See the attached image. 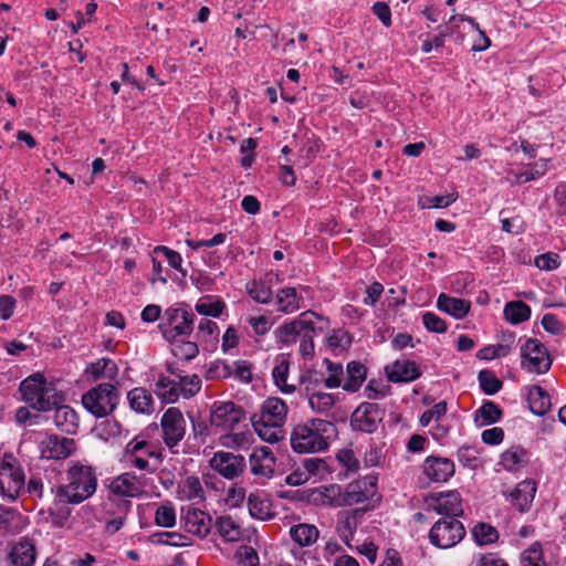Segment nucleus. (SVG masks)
Masks as SVG:
<instances>
[{
  "instance_id": "nucleus-21",
  "label": "nucleus",
  "mask_w": 566,
  "mask_h": 566,
  "mask_svg": "<svg viewBox=\"0 0 566 566\" xmlns=\"http://www.w3.org/2000/svg\"><path fill=\"white\" fill-rule=\"evenodd\" d=\"M184 528L200 538L206 537L212 527V518L206 512L188 507L182 516Z\"/></svg>"
},
{
  "instance_id": "nucleus-1",
  "label": "nucleus",
  "mask_w": 566,
  "mask_h": 566,
  "mask_svg": "<svg viewBox=\"0 0 566 566\" xmlns=\"http://www.w3.org/2000/svg\"><path fill=\"white\" fill-rule=\"evenodd\" d=\"M328 327V321L312 311H305L298 315L297 318L284 323L276 329V337L282 343H292L297 335L302 336L300 343V354L305 359L314 356V342L313 336L317 332H323Z\"/></svg>"
},
{
  "instance_id": "nucleus-36",
  "label": "nucleus",
  "mask_w": 566,
  "mask_h": 566,
  "mask_svg": "<svg viewBox=\"0 0 566 566\" xmlns=\"http://www.w3.org/2000/svg\"><path fill=\"white\" fill-rule=\"evenodd\" d=\"M53 421L61 431L66 433H74L78 427L76 412L65 405L55 407Z\"/></svg>"
},
{
  "instance_id": "nucleus-51",
  "label": "nucleus",
  "mask_w": 566,
  "mask_h": 566,
  "mask_svg": "<svg viewBox=\"0 0 566 566\" xmlns=\"http://www.w3.org/2000/svg\"><path fill=\"white\" fill-rule=\"evenodd\" d=\"M352 343V337L348 332L344 329H334L332 335L326 338L327 347L335 354L346 350Z\"/></svg>"
},
{
  "instance_id": "nucleus-45",
  "label": "nucleus",
  "mask_w": 566,
  "mask_h": 566,
  "mask_svg": "<svg viewBox=\"0 0 566 566\" xmlns=\"http://www.w3.org/2000/svg\"><path fill=\"white\" fill-rule=\"evenodd\" d=\"M504 317L511 324H520L531 316V307L522 301H512L504 306Z\"/></svg>"
},
{
  "instance_id": "nucleus-47",
  "label": "nucleus",
  "mask_w": 566,
  "mask_h": 566,
  "mask_svg": "<svg viewBox=\"0 0 566 566\" xmlns=\"http://www.w3.org/2000/svg\"><path fill=\"white\" fill-rule=\"evenodd\" d=\"M179 499L180 500H202L203 489L200 480L197 476H187L179 485Z\"/></svg>"
},
{
  "instance_id": "nucleus-40",
  "label": "nucleus",
  "mask_w": 566,
  "mask_h": 566,
  "mask_svg": "<svg viewBox=\"0 0 566 566\" xmlns=\"http://www.w3.org/2000/svg\"><path fill=\"white\" fill-rule=\"evenodd\" d=\"M292 539L300 546H311L318 539L319 532L313 524L301 523L290 530Z\"/></svg>"
},
{
  "instance_id": "nucleus-12",
  "label": "nucleus",
  "mask_w": 566,
  "mask_h": 566,
  "mask_svg": "<svg viewBox=\"0 0 566 566\" xmlns=\"http://www.w3.org/2000/svg\"><path fill=\"white\" fill-rule=\"evenodd\" d=\"M384 418V410L374 402H363L353 412L350 426L354 430L371 433Z\"/></svg>"
},
{
  "instance_id": "nucleus-23",
  "label": "nucleus",
  "mask_w": 566,
  "mask_h": 566,
  "mask_svg": "<svg viewBox=\"0 0 566 566\" xmlns=\"http://www.w3.org/2000/svg\"><path fill=\"white\" fill-rule=\"evenodd\" d=\"M387 377L392 382H409L420 377L418 366L408 359H398L385 368Z\"/></svg>"
},
{
  "instance_id": "nucleus-58",
  "label": "nucleus",
  "mask_w": 566,
  "mask_h": 566,
  "mask_svg": "<svg viewBox=\"0 0 566 566\" xmlns=\"http://www.w3.org/2000/svg\"><path fill=\"white\" fill-rule=\"evenodd\" d=\"M478 378L483 392L486 395H495L502 388V381L490 370H481Z\"/></svg>"
},
{
  "instance_id": "nucleus-17",
  "label": "nucleus",
  "mask_w": 566,
  "mask_h": 566,
  "mask_svg": "<svg viewBox=\"0 0 566 566\" xmlns=\"http://www.w3.org/2000/svg\"><path fill=\"white\" fill-rule=\"evenodd\" d=\"M251 473L258 478L271 479L276 467V459L269 447H260L249 458Z\"/></svg>"
},
{
  "instance_id": "nucleus-42",
  "label": "nucleus",
  "mask_w": 566,
  "mask_h": 566,
  "mask_svg": "<svg viewBox=\"0 0 566 566\" xmlns=\"http://www.w3.org/2000/svg\"><path fill=\"white\" fill-rule=\"evenodd\" d=\"M315 493L318 496L316 501H319L323 505L335 507L344 506V490L338 484L319 486Z\"/></svg>"
},
{
  "instance_id": "nucleus-4",
  "label": "nucleus",
  "mask_w": 566,
  "mask_h": 566,
  "mask_svg": "<svg viewBox=\"0 0 566 566\" xmlns=\"http://www.w3.org/2000/svg\"><path fill=\"white\" fill-rule=\"evenodd\" d=\"M19 389L23 400L36 411L50 410L57 405L60 399L54 384L48 381L40 373L22 380Z\"/></svg>"
},
{
  "instance_id": "nucleus-59",
  "label": "nucleus",
  "mask_w": 566,
  "mask_h": 566,
  "mask_svg": "<svg viewBox=\"0 0 566 566\" xmlns=\"http://www.w3.org/2000/svg\"><path fill=\"white\" fill-rule=\"evenodd\" d=\"M472 533L480 545L491 544L497 539V531L489 524L475 525Z\"/></svg>"
},
{
  "instance_id": "nucleus-33",
  "label": "nucleus",
  "mask_w": 566,
  "mask_h": 566,
  "mask_svg": "<svg viewBox=\"0 0 566 566\" xmlns=\"http://www.w3.org/2000/svg\"><path fill=\"white\" fill-rule=\"evenodd\" d=\"M248 509L252 517L269 520L273 516L271 501L263 491H255L248 496Z\"/></svg>"
},
{
  "instance_id": "nucleus-24",
  "label": "nucleus",
  "mask_w": 566,
  "mask_h": 566,
  "mask_svg": "<svg viewBox=\"0 0 566 566\" xmlns=\"http://www.w3.org/2000/svg\"><path fill=\"white\" fill-rule=\"evenodd\" d=\"M287 416V406L283 399L279 397H270L261 406L260 412L254 413L253 417L266 421H273L279 424L285 423Z\"/></svg>"
},
{
  "instance_id": "nucleus-39",
  "label": "nucleus",
  "mask_w": 566,
  "mask_h": 566,
  "mask_svg": "<svg viewBox=\"0 0 566 566\" xmlns=\"http://www.w3.org/2000/svg\"><path fill=\"white\" fill-rule=\"evenodd\" d=\"M216 528L226 542H239L243 537L241 525L228 515L217 518Z\"/></svg>"
},
{
  "instance_id": "nucleus-50",
  "label": "nucleus",
  "mask_w": 566,
  "mask_h": 566,
  "mask_svg": "<svg viewBox=\"0 0 566 566\" xmlns=\"http://www.w3.org/2000/svg\"><path fill=\"white\" fill-rule=\"evenodd\" d=\"M247 291L258 303L268 304L272 300L270 281H252L247 284Z\"/></svg>"
},
{
  "instance_id": "nucleus-31",
  "label": "nucleus",
  "mask_w": 566,
  "mask_h": 566,
  "mask_svg": "<svg viewBox=\"0 0 566 566\" xmlns=\"http://www.w3.org/2000/svg\"><path fill=\"white\" fill-rule=\"evenodd\" d=\"M437 307L452 317L461 319L469 313L471 303L470 301L442 293L438 296Z\"/></svg>"
},
{
  "instance_id": "nucleus-13",
  "label": "nucleus",
  "mask_w": 566,
  "mask_h": 566,
  "mask_svg": "<svg viewBox=\"0 0 566 566\" xmlns=\"http://www.w3.org/2000/svg\"><path fill=\"white\" fill-rule=\"evenodd\" d=\"M36 542L29 536H22L8 545L6 562L8 566H33L36 560Z\"/></svg>"
},
{
  "instance_id": "nucleus-25",
  "label": "nucleus",
  "mask_w": 566,
  "mask_h": 566,
  "mask_svg": "<svg viewBox=\"0 0 566 566\" xmlns=\"http://www.w3.org/2000/svg\"><path fill=\"white\" fill-rule=\"evenodd\" d=\"M127 400L130 409L137 413L151 415L155 410V400L149 390L136 387L128 391Z\"/></svg>"
},
{
  "instance_id": "nucleus-44",
  "label": "nucleus",
  "mask_w": 566,
  "mask_h": 566,
  "mask_svg": "<svg viewBox=\"0 0 566 566\" xmlns=\"http://www.w3.org/2000/svg\"><path fill=\"white\" fill-rule=\"evenodd\" d=\"M478 426H489L497 422L502 417L501 408L493 401H485L474 413Z\"/></svg>"
},
{
  "instance_id": "nucleus-30",
  "label": "nucleus",
  "mask_w": 566,
  "mask_h": 566,
  "mask_svg": "<svg viewBox=\"0 0 566 566\" xmlns=\"http://www.w3.org/2000/svg\"><path fill=\"white\" fill-rule=\"evenodd\" d=\"M302 295L296 287H283L275 294L276 311L283 314H293L301 308Z\"/></svg>"
},
{
  "instance_id": "nucleus-2",
  "label": "nucleus",
  "mask_w": 566,
  "mask_h": 566,
  "mask_svg": "<svg viewBox=\"0 0 566 566\" xmlns=\"http://www.w3.org/2000/svg\"><path fill=\"white\" fill-rule=\"evenodd\" d=\"M97 489V475L91 465L71 462L66 470L65 483L55 491L62 503L80 504L91 497Z\"/></svg>"
},
{
  "instance_id": "nucleus-32",
  "label": "nucleus",
  "mask_w": 566,
  "mask_h": 566,
  "mask_svg": "<svg viewBox=\"0 0 566 566\" xmlns=\"http://www.w3.org/2000/svg\"><path fill=\"white\" fill-rule=\"evenodd\" d=\"M536 493V484L531 480L520 482L511 492V502L521 512L530 509Z\"/></svg>"
},
{
  "instance_id": "nucleus-14",
  "label": "nucleus",
  "mask_w": 566,
  "mask_h": 566,
  "mask_svg": "<svg viewBox=\"0 0 566 566\" xmlns=\"http://www.w3.org/2000/svg\"><path fill=\"white\" fill-rule=\"evenodd\" d=\"M377 495V478L373 475L364 476L349 483L344 489V506L373 501Z\"/></svg>"
},
{
  "instance_id": "nucleus-16",
  "label": "nucleus",
  "mask_w": 566,
  "mask_h": 566,
  "mask_svg": "<svg viewBox=\"0 0 566 566\" xmlns=\"http://www.w3.org/2000/svg\"><path fill=\"white\" fill-rule=\"evenodd\" d=\"M209 463L214 471L228 480L240 476L245 470V459L241 454L226 451L216 452Z\"/></svg>"
},
{
  "instance_id": "nucleus-46",
  "label": "nucleus",
  "mask_w": 566,
  "mask_h": 566,
  "mask_svg": "<svg viewBox=\"0 0 566 566\" xmlns=\"http://www.w3.org/2000/svg\"><path fill=\"white\" fill-rule=\"evenodd\" d=\"M169 342L172 355L180 360H192L199 354V347L195 342L179 338L170 339Z\"/></svg>"
},
{
  "instance_id": "nucleus-48",
  "label": "nucleus",
  "mask_w": 566,
  "mask_h": 566,
  "mask_svg": "<svg viewBox=\"0 0 566 566\" xmlns=\"http://www.w3.org/2000/svg\"><path fill=\"white\" fill-rule=\"evenodd\" d=\"M458 21H467L472 25L473 29L479 31L481 42L473 44V46H472L473 51H478V52L484 51L491 45V41L486 36L485 32L480 29L479 24L475 22V20L473 18L468 17V15L453 14L452 17H450V19L447 22L448 24L452 25L450 28V32H453V29L458 28V25H457Z\"/></svg>"
},
{
  "instance_id": "nucleus-35",
  "label": "nucleus",
  "mask_w": 566,
  "mask_h": 566,
  "mask_svg": "<svg viewBox=\"0 0 566 566\" xmlns=\"http://www.w3.org/2000/svg\"><path fill=\"white\" fill-rule=\"evenodd\" d=\"M252 427L255 433L263 440L270 443H274L283 439L284 430L283 424L275 423L273 421H266L252 417Z\"/></svg>"
},
{
  "instance_id": "nucleus-19",
  "label": "nucleus",
  "mask_w": 566,
  "mask_h": 566,
  "mask_svg": "<svg viewBox=\"0 0 566 566\" xmlns=\"http://www.w3.org/2000/svg\"><path fill=\"white\" fill-rule=\"evenodd\" d=\"M143 478L126 472L116 476L109 484V492L119 497H137L144 493Z\"/></svg>"
},
{
  "instance_id": "nucleus-62",
  "label": "nucleus",
  "mask_w": 566,
  "mask_h": 566,
  "mask_svg": "<svg viewBox=\"0 0 566 566\" xmlns=\"http://www.w3.org/2000/svg\"><path fill=\"white\" fill-rule=\"evenodd\" d=\"M447 413V402L440 401L436 403L432 408L426 410L420 417V423L423 427L429 426V423L434 420L439 421Z\"/></svg>"
},
{
  "instance_id": "nucleus-29",
  "label": "nucleus",
  "mask_w": 566,
  "mask_h": 566,
  "mask_svg": "<svg viewBox=\"0 0 566 566\" xmlns=\"http://www.w3.org/2000/svg\"><path fill=\"white\" fill-rule=\"evenodd\" d=\"M291 361L289 356L279 355L275 358V365L272 369V378L275 386L285 395L295 392L296 386L287 382Z\"/></svg>"
},
{
  "instance_id": "nucleus-38",
  "label": "nucleus",
  "mask_w": 566,
  "mask_h": 566,
  "mask_svg": "<svg viewBox=\"0 0 566 566\" xmlns=\"http://www.w3.org/2000/svg\"><path fill=\"white\" fill-rule=\"evenodd\" d=\"M155 392L157 397L166 403H174L180 398L175 377L159 376L155 384Z\"/></svg>"
},
{
  "instance_id": "nucleus-26",
  "label": "nucleus",
  "mask_w": 566,
  "mask_h": 566,
  "mask_svg": "<svg viewBox=\"0 0 566 566\" xmlns=\"http://www.w3.org/2000/svg\"><path fill=\"white\" fill-rule=\"evenodd\" d=\"M530 461V452L520 446H514L501 454L500 464L506 471L516 472L525 468Z\"/></svg>"
},
{
  "instance_id": "nucleus-54",
  "label": "nucleus",
  "mask_w": 566,
  "mask_h": 566,
  "mask_svg": "<svg viewBox=\"0 0 566 566\" xmlns=\"http://www.w3.org/2000/svg\"><path fill=\"white\" fill-rule=\"evenodd\" d=\"M323 364L326 366L328 376L324 379V385L327 388L343 387L344 370L339 363H334L328 358H325Z\"/></svg>"
},
{
  "instance_id": "nucleus-7",
  "label": "nucleus",
  "mask_w": 566,
  "mask_h": 566,
  "mask_svg": "<svg viewBox=\"0 0 566 566\" xmlns=\"http://www.w3.org/2000/svg\"><path fill=\"white\" fill-rule=\"evenodd\" d=\"M465 535L463 524L453 517L438 520L429 532L430 543L439 548H451L460 543Z\"/></svg>"
},
{
  "instance_id": "nucleus-11",
  "label": "nucleus",
  "mask_w": 566,
  "mask_h": 566,
  "mask_svg": "<svg viewBox=\"0 0 566 566\" xmlns=\"http://www.w3.org/2000/svg\"><path fill=\"white\" fill-rule=\"evenodd\" d=\"M159 457L151 443L135 437L125 447L122 454V463L127 468H136L142 471L149 470V458Z\"/></svg>"
},
{
  "instance_id": "nucleus-55",
  "label": "nucleus",
  "mask_w": 566,
  "mask_h": 566,
  "mask_svg": "<svg viewBox=\"0 0 566 566\" xmlns=\"http://www.w3.org/2000/svg\"><path fill=\"white\" fill-rule=\"evenodd\" d=\"M176 511L170 502L160 504L155 512V523L160 527H174L176 525Z\"/></svg>"
},
{
  "instance_id": "nucleus-22",
  "label": "nucleus",
  "mask_w": 566,
  "mask_h": 566,
  "mask_svg": "<svg viewBox=\"0 0 566 566\" xmlns=\"http://www.w3.org/2000/svg\"><path fill=\"white\" fill-rule=\"evenodd\" d=\"M423 471L432 482H447L454 474L455 465L450 459L429 457Z\"/></svg>"
},
{
  "instance_id": "nucleus-53",
  "label": "nucleus",
  "mask_w": 566,
  "mask_h": 566,
  "mask_svg": "<svg viewBox=\"0 0 566 566\" xmlns=\"http://www.w3.org/2000/svg\"><path fill=\"white\" fill-rule=\"evenodd\" d=\"M311 409L318 413H326L335 405V396L328 392H314L308 397Z\"/></svg>"
},
{
  "instance_id": "nucleus-34",
  "label": "nucleus",
  "mask_w": 566,
  "mask_h": 566,
  "mask_svg": "<svg viewBox=\"0 0 566 566\" xmlns=\"http://www.w3.org/2000/svg\"><path fill=\"white\" fill-rule=\"evenodd\" d=\"M218 442L227 449H244L253 442V436L249 429L240 430L238 428L222 432Z\"/></svg>"
},
{
  "instance_id": "nucleus-43",
  "label": "nucleus",
  "mask_w": 566,
  "mask_h": 566,
  "mask_svg": "<svg viewBox=\"0 0 566 566\" xmlns=\"http://www.w3.org/2000/svg\"><path fill=\"white\" fill-rule=\"evenodd\" d=\"M347 377L343 384V389L346 391H357L364 380L366 379V367L358 361H350L347 365Z\"/></svg>"
},
{
  "instance_id": "nucleus-27",
  "label": "nucleus",
  "mask_w": 566,
  "mask_h": 566,
  "mask_svg": "<svg viewBox=\"0 0 566 566\" xmlns=\"http://www.w3.org/2000/svg\"><path fill=\"white\" fill-rule=\"evenodd\" d=\"M549 159L539 158L538 160L523 165L518 171H510L516 184H525L543 177L549 169Z\"/></svg>"
},
{
  "instance_id": "nucleus-8",
  "label": "nucleus",
  "mask_w": 566,
  "mask_h": 566,
  "mask_svg": "<svg viewBox=\"0 0 566 566\" xmlns=\"http://www.w3.org/2000/svg\"><path fill=\"white\" fill-rule=\"evenodd\" d=\"M243 419V409L233 401H219L211 406L210 426L221 433L227 430L238 429Z\"/></svg>"
},
{
  "instance_id": "nucleus-41",
  "label": "nucleus",
  "mask_w": 566,
  "mask_h": 566,
  "mask_svg": "<svg viewBox=\"0 0 566 566\" xmlns=\"http://www.w3.org/2000/svg\"><path fill=\"white\" fill-rule=\"evenodd\" d=\"M95 380L107 379L114 380L118 375V367L113 359L101 358L92 363L86 370Z\"/></svg>"
},
{
  "instance_id": "nucleus-61",
  "label": "nucleus",
  "mask_w": 566,
  "mask_h": 566,
  "mask_svg": "<svg viewBox=\"0 0 566 566\" xmlns=\"http://www.w3.org/2000/svg\"><path fill=\"white\" fill-rule=\"evenodd\" d=\"M233 367L232 364H229L223 360L213 361L207 370L206 377L208 379H226L232 377Z\"/></svg>"
},
{
  "instance_id": "nucleus-3",
  "label": "nucleus",
  "mask_w": 566,
  "mask_h": 566,
  "mask_svg": "<svg viewBox=\"0 0 566 566\" xmlns=\"http://www.w3.org/2000/svg\"><path fill=\"white\" fill-rule=\"evenodd\" d=\"M335 434V426L327 420L312 419L294 427L291 432V447L298 453L321 452L327 449Z\"/></svg>"
},
{
  "instance_id": "nucleus-15",
  "label": "nucleus",
  "mask_w": 566,
  "mask_h": 566,
  "mask_svg": "<svg viewBox=\"0 0 566 566\" xmlns=\"http://www.w3.org/2000/svg\"><path fill=\"white\" fill-rule=\"evenodd\" d=\"M165 318L169 327L163 325V335L167 340L175 339L177 336H188L193 328V314L182 308H168L165 312Z\"/></svg>"
},
{
  "instance_id": "nucleus-9",
  "label": "nucleus",
  "mask_w": 566,
  "mask_h": 566,
  "mask_svg": "<svg viewBox=\"0 0 566 566\" xmlns=\"http://www.w3.org/2000/svg\"><path fill=\"white\" fill-rule=\"evenodd\" d=\"M161 438L172 453L186 434V420L177 407H169L160 419Z\"/></svg>"
},
{
  "instance_id": "nucleus-5",
  "label": "nucleus",
  "mask_w": 566,
  "mask_h": 566,
  "mask_svg": "<svg viewBox=\"0 0 566 566\" xmlns=\"http://www.w3.org/2000/svg\"><path fill=\"white\" fill-rule=\"evenodd\" d=\"M25 473L19 459L11 453L0 455V495L14 502L24 493Z\"/></svg>"
},
{
  "instance_id": "nucleus-10",
  "label": "nucleus",
  "mask_w": 566,
  "mask_h": 566,
  "mask_svg": "<svg viewBox=\"0 0 566 566\" xmlns=\"http://www.w3.org/2000/svg\"><path fill=\"white\" fill-rule=\"evenodd\" d=\"M522 367L528 373L545 374L552 366L546 347L536 338H528L521 347Z\"/></svg>"
},
{
  "instance_id": "nucleus-52",
  "label": "nucleus",
  "mask_w": 566,
  "mask_h": 566,
  "mask_svg": "<svg viewBox=\"0 0 566 566\" xmlns=\"http://www.w3.org/2000/svg\"><path fill=\"white\" fill-rule=\"evenodd\" d=\"M153 542L169 546L182 547L190 545V538L178 532H160L151 535Z\"/></svg>"
},
{
  "instance_id": "nucleus-20",
  "label": "nucleus",
  "mask_w": 566,
  "mask_h": 566,
  "mask_svg": "<svg viewBox=\"0 0 566 566\" xmlns=\"http://www.w3.org/2000/svg\"><path fill=\"white\" fill-rule=\"evenodd\" d=\"M429 507L444 517H453L463 513L462 499L457 491H449L432 496L428 503Z\"/></svg>"
},
{
  "instance_id": "nucleus-63",
  "label": "nucleus",
  "mask_w": 566,
  "mask_h": 566,
  "mask_svg": "<svg viewBox=\"0 0 566 566\" xmlns=\"http://www.w3.org/2000/svg\"><path fill=\"white\" fill-rule=\"evenodd\" d=\"M303 465L308 473V479L315 476V478H323L324 474L327 472V464L324 460L318 458H310L305 459L303 461Z\"/></svg>"
},
{
  "instance_id": "nucleus-57",
  "label": "nucleus",
  "mask_w": 566,
  "mask_h": 566,
  "mask_svg": "<svg viewBox=\"0 0 566 566\" xmlns=\"http://www.w3.org/2000/svg\"><path fill=\"white\" fill-rule=\"evenodd\" d=\"M457 200V196L453 193L446 196H422L418 199V206L421 209H430V208H446L449 207Z\"/></svg>"
},
{
  "instance_id": "nucleus-64",
  "label": "nucleus",
  "mask_w": 566,
  "mask_h": 566,
  "mask_svg": "<svg viewBox=\"0 0 566 566\" xmlns=\"http://www.w3.org/2000/svg\"><path fill=\"white\" fill-rule=\"evenodd\" d=\"M235 556L242 566H258L259 556L254 548L251 546H240L235 553Z\"/></svg>"
},
{
  "instance_id": "nucleus-37",
  "label": "nucleus",
  "mask_w": 566,
  "mask_h": 566,
  "mask_svg": "<svg viewBox=\"0 0 566 566\" xmlns=\"http://www.w3.org/2000/svg\"><path fill=\"white\" fill-rule=\"evenodd\" d=\"M527 401L534 415L543 416L551 409V397L541 386L534 385L528 388Z\"/></svg>"
},
{
  "instance_id": "nucleus-28",
  "label": "nucleus",
  "mask_w": 566,
  "mask_h": 566,
  "mask_svg": "<svg viewBox=\"0 0 566 566\" xmlns=\"http://www.w3.org/2000/svg\"><path fill=\"white\" fill-rule=\"evenodd\" d=\"M168 371L176 378L180 397L189 399L201 389V379L198 375H184L181 370L170 365Z\"/></svg>"
},
{
  "instance_id": "nucleus-49",
  "label": "nucleus",
  "mask_w": 566,
  "mask_h": 566,
  "mask_svg": "<svg viewBox=\"0 0 566 566\" xmlns=\"http://www.w3.org/2000/svg\"><path fill=\"white\" fill-rule=\"evenodd\" d=\"M226 307L224 302L213 296H203L195 305V310L205 316L219 317Z\"/></svg>"
},
{
  "instance_id": "nucleus-6",
  "label": "nucleus",
  "mask_w": 566,
  "mask_h": 566,
  "mask_svg": "<svg viewBox=\"0 0 566 566\" xmlns=\"http://www.w3.org/2000/svg\"><path fill=\"white\" fill-rule=\"evenodd\" d=\"M117 402V390L111 382L99 384L82 396L83 407L96 418L112 413Z\"/></svg>"
},
{
  "instance_id": "nucleus-18",
  "label": "nucleus",
  "mask_w": 566,
  "mask_h": 566,
  "mask_svg": "<svg viewBox=\"0 0 566 566\" xmlns=\"http://www.w3.org/2000/svg\"><path fill=\"white\" fill-rule=\"evenodd\" d=\"M41 457L44 459H65L75 450L73 439L59 436H49L39 443Z\"/></svg>"
},
{
  "instance_id": "nucleus-60",
  "label": "nucleus",
  "mask_w": 566,
  "mask_h": 566,
  "mask_svg": "<svg viewBox=\"0 0 566 566\" xmlns=\"http://www.w3.org/2000/svg\"><path fill=\"white\" fill-rule=\"evenodd\" d=\"M522 566H545L542 547L539 544H533L521 555Z\"/></svg>"
},
{
  "instance_id": "nucleus-56",
  "label": "nucleus",
  "mask_w": 566,
  "mask_h": 566,
  "mask_svg": "<svg viewBox=\"0 0 566 566\" xmlns=\"http://www.w3.org/2000/svg\"><path fill=\"white\" fill-rule=\"evenodd\" d=\"M356 528L357 518L353 514H346L337 521L336 532L348 546H350L349 542L353 539Z\"/></svg>"
}]
</instances>
